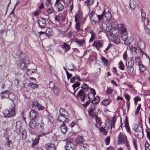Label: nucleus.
Returning a JSON list of instances; mask_svg holds the SVG:
<instances>
[{
  "mask_svg": "<svg viewBox=\"0 0 150 150\" xmlns=\"http://www.w3.org/2000/svg\"><path fill=\"white\" fill-rule=\"evenodd\" d=\"M69 114L68 112L62 108H61L59 111V115L58 116L57 120L62 122L60 127L62 132L65 134L67 131V127L65 125L64 122H67L69 121L68 119Z\"/></svg>",
  "mask_w": 150,
  "mask_h": 150,
  "instance_id": "obj_1",
  "label": "nucleus"
},
{
  "mask_svg": "<svg viewBox=\"0 0 150 150\" xmlns=\"http://www.w3.org/2000/svg\"><path fill=\"white\" fill-rule=\"evenodd\" d=\"M117 118V116L115 115L113 117L112 120L109 119L105 121L104 128H103L102 127L100 128L99 129L100 131L101 132H103L105 135H106L108 132L106 130H108L109 128L111 129L112 128L115 127V124Z\"/></svg>",
  "mask_w": 150,
  "mask_h": 150,
  "instance_id": "obj_2",
  "label": "nucleus"
},
{
  "mask_svg": "<svg viewBox=\"0 0 150 150\" xmlns=\"http://www.w3.org/2000/svg\"><path fill=\"white\" fill-rule=\"evenodd\" d=\"M117 27L121 34L122 39L125 42L126 45L130 44V42H128L127 41L128 34L124 25L122 24H120L117 25Z\"/></svg>",
  "mask_w": 150,
  "mask_h": 150,
  "instance_id": "obj_3",
  "label": "nucleus"
},
{
  "mask_svg": "<svg viewBox=\"0 0 150 150\" xmlns=\"http://www.w3.org/2000/svg\"><path fill=\"white\" fill-rule=\"evenodd\" d=\"M133 129L135 131L134 134L135 136L139 139L143 138V134L142 127V122L141 120L136 124Z\"/></svg>",
  "mask_w": 150,
  "mask_h": 150,
  "instance_id": "obj_4",
  "label": "nucleus"
},
{
  "mask_svg": "<svg viewBox=\"0 0 150 150\" xmlns=\"http://www.w3.org/2000/svg\"><path fill=\"white\" fill-rule=\"evenodd\" d=\"M36 119L37 123V128L38 131L41 132L44 129V123L42 117L41 116H39Z\"/></svg>",
  "mask_w": 150,
  "mask_h": 150,
  "instance_id": "obj_5",
  "label": "nucleus"
},
{
  "mask_svg": "<svg viewBox=\"0 0 150 150\" xmlns=\"http://www.w3.org/2000/svg\"><path fill=\"white\" fill-rule=\"evenodd\" d=\"M10 110H5L3 111V113L6 117H13L15 115V108L13 105L9 108Z\"/></svg>",
  "mask_w": 150,
  "mask_h": 150,
  "instance_id": "obj_6",
  "label": "nucleus"
},
{
  "mask_svg": "<svg viewBox=\"0 0 150 150\" xmlns=\"http://www.w3.org/2000/svg\"><path fill=\"white\" fill-rule=\"evenodd\" d=\"M21 58L22 62H20V66L21 68L23 69L25 67V64H29V60L28 57L25 54H23Z\"/></svg>",
  "mask_w": 150,
  "mask_h": 150,
  "instance_id": "obj_7",
  "label": "nucleus"
},
{
  "mask_svg": "<svg viewBox=\"0 0 150 150\" xmlns=\"http://www.w3.org/2000/svg\"><path fill=\"white\" fill-rule=\"evenodd\" d=\"M111 28V26L109 23L107 24L105 23H103L100 28V29L101 30L100 32H109L110 29Z\"/></svg>",
  "mask_w": 150,
  "mask_h": 150,
  "instance_id": "obj_8",
  "label": "nucleus"
},
{
  "mask_svg": "<svg viewBox=\"0 0 150 150\" xmlns=\"http://www.w3.org/2000/svg\"><path fill=\"white\" fill-rule=\"evenodd\" d=\"M138 47L139 50L142 55H146L144 53L143 50L145 47V45L144 42L139 38V42L138 43Z\"/></svg>",
  "mask_w": 150,
  "mask_h": 150,
  "instance_id": "obj_9",
  "label": "nucleus"
},
{
  "mask_svg": "<svg viewBox=\"0 0 150 150\" xmlns=\"http://www.w3.org/2000/svg\"><path fill=\"white\" fill-rule=\"evenodd\" d=\"M89 16L92 24H95L96 23L95 18L97 17V15L95 14V12L93 11L90 12Z\"/></svg>",
  "mask_w": 150,
  "mask_h": 150,
  "instance_id": "obj_10",
  "label": "nucleus"
},
{
  "mask_svg": "<svg viewBox=\"0 0 150 150\" xmlns=\"http://www.w3.org/2000/svg\"><path fill=\"white\" fill-rule=\"evenodd\" d=\"M109 34L112 37H115L119 35V31L115 28H111L109 31Z\"/></svg>",
  "mask_w": 150,
  "mask_h": 150,
  "instance_id": "obj_11",
  "label": "nucleus"
},
{
  "mask_svg": "<svg viewBox=\"0 0 150 150\" xmlns=\"http://www.w3.org/2000/svg\"><path fill=\"white\" fill-rule=\"evenodd\" d=\"M74 145L72 142H67L65 146V150H74Z\"/></svg>",
  "mask_w": 150,
  "mask_h": 150,
  "instance_id": "obj_12",
  "label": "nucleus"
},
{
  "mask_svg": "<svg viewBox=\"0 0 150 150\" xmlns=\"http://www.w3.org/2000/svg\"><path fill=\"white\" fill-rule=\"evenodd\" d=\"M118 140L119 142L121 143H124L127 141L126 136L124 134H122L120 133L118 135Z\"/></svg>",
  "mask_w": 150,
  "mask_h": 150,
  "instance_id": "obj_13",
  "label": "nucleus"
},
{
  "mask_svg": "<svg viewBox=\"0 0 150 150\" xmlns=\"http://www.w3.org/2000/svg\"><path fill=\"white\" fill-rule=\"evenodd\" d=\"M83 15L80 13H78L75 16V22H79L80 23V21L83 19Z\"/></svg>",
  "mask_w": 150,
  "mask_h": 150,
  "instance_id": "obj_14",
  "label": "nucleus"
},
{
  "mask_svg": "<svg viewBox=\"0 0 150 150\" xmlns=\"http://www.w3.org/2000/svg\"><path fill=\"white\" fill-rule=\"evenodd\" d=\"M93 116V118H94L96 122V126L98 128L99 127L101 126V122L100 118L98 117L97 115L95 114Z\"/></svg>",
  "mask_w": 150,
  "mask_h": 150,
  "instance_id": "obj_15",
  "label": "nucleus"
},
{
  "mask_svg": "<svg viewBox=\"0 0 150 150\" xmlns=\"http://www.w3.org/2000/svg\"><path fill=\"white\" fill-rule=\"evenodd\" d=\"M54 6L56 7L57 10L58 11H62L64 9V6L60 2H55Z\"/></svg>",
  "mask_w": 150,
  "mask_h": 150,
  "instance_id": "obj_16",
  "label": "nucleus"
},
{
  "mask_svg": "<svg viewBox=\"0 0 150 150\" xmlns=\"http://www.w3.org/2000/svg\"><path fill=\"white\" fill-rule=\"evenodd\" d=\"M38 23L40 27L42 28L45 25L46 21L43 18H41L38 19Z\"/></svg>",
  "mask_w": 150,
  "mask_h": 150,
  "instance_id": "obj_17",
  "label": "nucleus"
},
{
  "mask_svg": "<svg viewBox=\"0 0 150 150\" xmlns=\"http://www.w3.org/2000/svg\"><path fill=\"white\" fill-rule=\"evenodd\" d=\"M91 93H89L88 94V97L89 100H91L92 98L94 97V96L96 94L95 90L92 88H90Z\"/></svg>",
  "mask_w": 150,
  "mask_h": 150,
  "instance_id": "obj_18",
  "label": "nucleus"
},
{
  "mask_svg": "<svg viewBox=\"0 0 150 150\" xmlns=\"http://www.w3.org/2000/svg\"><path fill=\"white\" fill-rule=\"evenodd\" d=\"M32 105L33 106L37 107L38 109L39 110H42L44 108L43 106L39 104L37 101L33 102V103Z\"/></svg>",
  "mask_w": 150,
  "mask_h": 150,
  "instance_id": "obj_19",
  "label": "nucleus"
},
{
  "mask_svg": "<svg viewBox=\"0 0 150 150\" xmlns=\"http://www.w3.org/2000/svg\"><path fill=\"white\" fill-rule=\"evenodd\" d=\"M75 42L80 47H83L85 44V41L83 39L80 40L76 39L75 40Z\"/></svg>",
  "mask_w": 150,
  "mask_h": 150,
  "instance_id": "obj_20",
  "label": "nucleus"
},
{
  "mask_svg": "<svg viewBox=\"0 0 150 150\" xmlns=\"http://www.w3.org/2000/svg\"><path fill=\"white\" fill-rule=\"evenodd\" d=\"M45 147L47 150H55V146L53 144L49 143L46 144Z\"/></svg>",
  "mask_w": 150,
  "mask_h": 150,
  "instance_id": "obj_21",
  "label": "nucleus"
},
{
  "mask_svg": "<svg viewBox=\"0 0 150 150\" xmlns=\"http://www.w3.org/2000/svg\"><path fill=\"white\" fill-rule=\"evenodd\" d=\"M93 45L95 46L97 49L98 47H101L103 46V43L101 41H96L94 42Z\"/></svg>",
  "mask_w": 150,
  "mask_h": 150,
  "instance_id": "obj_22",
  "label": "nucleus"
},
{
  "mask_svg": "<svg viewBox=\"0 0 150 150\" xmlns=\"http://www.w3.org/2000/svg\"><path fill=\"white\" fill-rule=\"evenodd\" d=\"M78 95L80 97L82 102H84V100L85 95L82 89L79 92Z\"/></svg>",
  "mask_w": 150,
  "mask_h": 150,
  "instance_id": "obj_23",
  "label": "nucleus"
},
{
  "mask_svg": "<svg viewBox=\"0 0 150 150\" xmlns=\"http://www.w3.org/2000/svg\"><path fill=\"white\" fill-rule=\"evenodd\" d=\"M36 112L34 110H31L30 112L29 117L30 119H32L35 117L36 116Z\"/></svg>",
  "mask_w": 150,
  "mask_h": 150,
  "instance_id": "obj_24",
  "label": "nucleus"
},
{
  "mask_svg": "<svg viewBox=\"0 0 150 150\" xmlns=\"http://www.w3.org/2000/svg\"><path fill=\"white\" fill-rule=\"evenodd\" d=\"M66 52L69 50L70 49L69 45L66 43H64L62 46L61 47Z\"/></svg>",
  "mask_w": 150,
  "mask_h": 150,
  "instance_id": "obj_25",
  "label": "nucleus"
},
{
  "mask_svg": "<svg viewBox=\"0 0 150 150\" xmlns=\"http://www.w3.org/2000/svg\"><path fill=\"white\" fill-rule=\"evenodd\" d=\"M95 108V106L93 104L91 106L90 110L88 111V113L90 116H93L94 115V110Z\"/></svg>",
  "mask_w": 150,
  "mask_h": 150,
  "instance_id": "obj_26",
  "label": "nucleus"
},
{
  "mask_svg": "<svg viewBox=\"0 0 150 150\" xmlns=\"http://www.w3.org/2000/svg\"><path fill=\"white\" fill-rule=\"evenodd\" d=\"M45 34L47 36L50 37L53 35V33L52 30L51 29L48 28L46 30Z\"/></svg>",
  "mask_w": 150,
  "mask_h": 150,
  "instance_id": "obj_27",
  "label": "nucleus"
},
{
  "mask_svg": "<svg viewBox=\"0 0 150 150\" xmlns=\"http://www.w3.org/2000/svg\"><path fill=\"white\" fill-rule=\"evenodd\" d=\"M39 137H36L35 139L33 140L32 144L31 146L33 147L37 145L39 143Z\"/></svg>",
  "mask_w": 150,
  "mask_h": 150,
  "instance_id": "obj_28",
  "label": "nucleus"
},
{
  "mask_svg": "<svg viewBox=\"0 0 150 150\" xmlns=\"http://www.w3.org/2000/svg\"><path fill=\"white\" fill-rule=\"evenodd\" d=\"M105 13V10L103 11L102 14L100 15H97V17L98 18V20L100 22H103V21Z\"/></svg>",
  "mask_w": 150,
  "mask_h": 150,
  "instance_id": "obj_29",
  "label": "nucleus"
},
{
  "mask_svg": "<svg viewBox=\"0 0 150 150\" xmlns=\"http://www.w3.org/2000/svg\"><path fill=\"white\" fill-rule=\"evenodd\" d=\"M129 6L131 10L134 9L136 7V2L133 0L130 1L129 2Z\"/></svg>",
  "mask_w": 150,
  "mask_h": 150,
  "instance_id": "obj_30",
  "label": "nucleus"
},
{
  "mask_svg": "<svg viewBox=\"0 0 150 150\" xmlns=\"http://www.w3.org/2000/svg\"><path fill=\"white\" fill-rule=\"evenodd\" d=\"M125 125L126 128V129L127 131L129 132V133H130V129L128 123V120L127 119H126L125 121Z\"/></svg>",
  "mask_w": 150,
  "mask_h": 150,
  "instance_id": "obj_31",
  "label": "nucleus"
},
{
  "mask_svg": "<svg viewBox=\"0 0 150 150\" xmlns=\"http://www.w3.org/2000/svg\"><path fill=\"white\" fill-rule=\"evenodd\" d=\"M53 90V93L55 96H59L60 93L59 89L57 87H54L52 89Z\"/></svg>",
  "mask_w": 150,
  "mask_h": 150,
  "instance_id": "obj_32",
  "label": "nucleus"
},
{
  "mask_svg": "<svg viewBox=\"0 0 150 150\" xmlns=\"http://www.w3.org/2000/svg\"><path fill=\"white\" fill-rule=\"evenodd\" d=\"M7 98L13 102L15 99V96L12 93H9L8 95Z\"/></svg>",
  "mask_w": 150,
  "mask_h": 150,
  "instance_id": "obj_33",
  "label": "nucleus"
},
{
  "mask_svg": "<svg viewBox=\"0 0 150 150\" xmlns=\"http://www.w3.org/2000/svg\"><path fill=\"white\" fill-rule=\"evenodd\" d=\"M84 141V139L82 136H79L76 139V142L77 143H81Z\"/></svg>",
  "mask_w": 150,
  "mask_h": 150,
  "instance_id": "obj_34",
  "label": "nucleus"
},
{
  "mask_svg": "<svg viewBox=\"0 0 150 150\" xmlns=\"http://www.w3.org/2000/svg\"><path fill=\"white\" fill-rule=\"evenodd\" d=\"M104 15L106 19L108 20H110L111 18V14L109 11H107L106 13L105 12Z\"/></svg>",
  "mask_w": 150,
  "mask_h": 150,
  "instance_id": "obj_35",
  "label": "nucleus"
},
{
  "mask_svg": "<svg viewBox=\"0 0 150 150\" xmlns=\"http://www.w3.org/2000/svg\"><path fill=\"white\" fill-rule=\"evenodd\" d=\"M100 100V98L98 96H96V97H93V99L92 101L93 104H96L98 103Z\"/></svg>",
  "mask_w": 150,
  "mask_h": 150,
  "instance_id": "obj_36",
  "label": "nucleus"
},
{
  "mask_svg": "<svg viewBox=\"0 0 150 150\" xmlns=\"http://www.w3.org/2000/svg\"><path fill=\"white\" fill-rule=\"evenodd\" d=\"M101 60L103 62L104 64H105L106 66H108V65H109V61L108 60L105 58L103 57H101Z\"/></svg>",
  "mask_w": 150,
  "mask_h": 150,
  "instance_id": "obj_37",
  "label": "nucleus"
},
{
  "mask_svg": "<svg viewBox=\"0 0 150 150\" xmlns=\"http://www.w3.org/2000/svg\"><path fill=\"white\" fill-rule=\"evenodd\" d=\"M110 100L109 99H105L103 100L102 103L105 106H108L110 103Z\"/></svg>",
  "mask_w": 150,
  "mask_h": 150,
  "instance_id": "obj_38",
  "label": "nucleus"
},
{
  "mask_svg": "<svg viewBox=\"0 0 150 150\" xmlns=\"http://www.w3.org/2000/svg\"><path fill=\"white\" fill-rule=\"evenodd\" d=\"M36 122L33 120H32L29 122L30 126L32 128H34L36 126Z\"/></svg>",
  "mask_w": 150,
  "mask_h": 150,
  "instance_id": "obj_39",
  "label": "nucleus"
},
{
  "mask_svg": "<svg viewBox=\"0 0 150 150\" xmlns=\"http://www.w3.org/2000/svg\"><path fill=\"white\" fill-rule=\"evenodd\" d=\"M90 33L91 34V37L90 39V42L96 38V34L93 31H91Z\"/></svg>",
  "mask_w": 150,
  "mask_h": 150,
  "instance_id": "obj_40",
  "label": "nucleus"
},
{
  "mask_svg": "<svg viewBox=\"0 0 150 150\" xmlns=\"http://www.w3.org/2000/svg\"><path fill=\"white\" fill-rule=\"evenodd\" d=\"M94 0H87L85 2V4L87 6H91L92 5Z\"/></svg>",
  "mask_w": 150,
  "mask_h": 150,
  "instance_id": "obj_41",
  "label": "nucleus"
},
{
  "mask_svg": "<svg viewBox=\"0 0 150 150\" xmlns=\"http://www.w3.org/2000/svg\"><path fill=\"white\" fill-rule=\"evenodd\" d=\"M28 86L31 88L35 89L37 88L38 86L37 84L36 83H33L32 82L30 83L28 85Z\"/></svg>",
  "mask_w": 150,
  "mask_h": 150,
  "instance_id": "obj_42",
  "label": "nucleus"
},
{
  "mask_svg": "<svg viewBox=\"0 0 150 150\" xmlns=\"http://www.w3.org/2000/svg\"><path fill=\"white\" fill-rule=\"evenodd\" d=\"M119 67L120 69L122 70L125 69V66L122 62L120 61L118 63Z\"/></svg>",
  "mask_w": 150,
  "mask_h": 150,
  "instance_id": "obj_43",
  "label": "nucleus"
},
{
  "mask_svg": "<svg viewBox=\"0 0 150 150\" xmlns=\"http://www.w3.org/2000/svg\"><path fill=\"white\" fill-rule=\"evenodd\" d=\"M138 65L139 66V69L141 72H143L145 70V67L141 63Z\"/></svg>",
  "mask_w": 150,
  "mask_h": 150,
  "instance_id": "obj_44",
  "label": "nucleus"
},
{
  "mask_svg": "<svg viewBox=\"0 0 150 150\" xmlns=\"http://www.w3.org/2000/svg\"><path fill=\"white\" fill-rule=\"evenodd\" d=\"M135 61L136 62L137 64V65L140 64H141V60L140 58L139 57H136L135 58Z\"/></svg>",
  "mask_w": 150,
  "mask_h": 150,
  "instance_id": "obj_45",
  "label": "nucleus"
},
{
  "mask_svg": "<svg viewBox=\"0 0 150 150\" xmlns=\"http://www.w3.org/2000/svg\"><path fill=\"white\" fill-rule=\"evenodd\" d=\"M145 148L146 150H150V145L147 141L145 142Z\"/></svg>",
  "mask_w": 150,
  "mask_h": 150,
  "instance_id": "obj_46",
  "label": "nucleus"
},
{
  "mask_svg": "<svg viewBox=\"0 0 150 150\" xmlns=\"http://www.w3.org/2000/svg\"><path fill=\"white\" fill-rule=\"evenodd\" d=\"M75 27L76 28V30L78 32H79L80 30V26L81 25L80 23L79 22H76Z\"/></svg>",
  "mask_w": 150,
  "mask_h": 150,
  "instance_id": "obj_47",
  "label": "nucleus"
},
{
  "mask_svg": "<svg viewBox=\"0 0 150 150\" xmlns=\"http://www.w3.org/2000/svg\"><path fill=\"white\" fill-rule=\"evenodd\" d=\"M126 64L127 67H134V64L133 62L132 61H130L128 62V64H127V62H126Z\"/></svg>",
  "mask_w": 150,
  "mask_h": 150,
  "instance_id": "obj_48",
  "label": "nucleus"
},
{
  "mask_svg": "<svg viewBox=\"0 0 150 150\" xmlns=\"http://www.w3.org/2000/svg\"><path fill=\"white\" fill-rule=\"evenodd\" d=\"M141 16L142 18V20L144 21L145 19L146 14L143 10L141 11Z\"/></svg>",
  "mask_w": 150,
  "mask_h": 150,
  "instance_id": "obj_49",
  "label": "nucleus"
},
{
  "mask_svg": "<svg viewBox=\"0 0 150 150\" xmlns=\"http://www.w3.org/2000/svg\"><path fill=\"white\" fill-rule=\"evenodd\" d=\"M54 11L52 9V6L51 7H48L47 9V13L48 14H50L52 13Z\"/></svg>",
  "mask_w": 150,
  "mask_h": 150,
  "instance_id": "obj_50",
  "label": "nucleus"
},
{
  "mask_svg": "<svg viewBox=\"0 0 150 150\" xmlns=\"http://www.w3.org/2000/svg\"><path fill=\"white\" fill-rule=\"evenodd\" d=\"M22 139H25L26 138V133L25 130H23L22 132Z\"/></svg>",
  "mask_w": 150,
  "mask_h": 150,
  "instance_id": "obj_51",
  "label": "nucleus"
},
{
  "mask_svg": "<svg viewBox=\"0 0 150 150\" xmlns=\"http://www.w3.org/2000/svg\"><path fill=\"white\" fill-rule=\"evenodd\" d=\"M45 4L47 7H51L52 4L50 3V0H47L46 2H45Z\"/></svg>",
  "mask_w": 150,
  "mask_h": 150,
  "instance_id": "obj_52",
  "label": "nucleus"
},
{
  "mask_svg": "<svg viewBox=\"0 0 150 150\" xmlns=\"http://www.w3.org/2000/svg\"><path fill=\"white\" fill-rule=\"evenodd\" d=\"M55 84L54 83L53 81L50 82L49 84V87L50 88L51 90L53 88L56 86H54Z\"/></svg>",
  "mask_w": 150,
  "mask_h": 150,
  "instance_id": "obj_53",
  "label": "nucleus"
},
{
  "mask_svg": "<svg viewBox=\"0 0 150 150\" xmlns=\"http://www.w3.org/2000/svg\"><path fill=\"white\" fill-rule=\"evenodd\" d=\"M35 70V69H33V70L30 69H28L27 71V74L28 75H30L33 73H34L35 72L34 71Z\"/></svg>",
  "mask_w": 150,
  "mask_h": 150,
  "instance_id": "obj_54",
  "label": "nucleus"
},
{
  "mask_svg": "<svg viewBox=\"0 0 150 150\" xmlns=\"http://www.w3.org/2000/svg\"><path fill=\"white\" fill-rule=\"evenodd\" d=\"M141 107V104H139L138 105L137 107L136 110L135 112V113L136 115H137L139 113V111L140 110V108Z\"/></svg>",
  "mask_w": 150,
  "mask_h": 150,
  "instance_id": "obj_55",
  "label": "nucleus"
},
{
  "mask_svg": "<svg viewBox=\"0 0 150 150\" xmlns=\"http://www.w3.org/2000/svg\"><path fill=\"white\" fill-rule=\"evenodd\" d=\"M69 67L68 69L71 71H73L75 68L74 65L73 64H71Z\"/></svg>",
  "mask_w": 150,
  "mask_h": 150,
  "instance_id": "obj_56",
  "label": "nucleus"
},
{
  "mask_svg": "<svg viewBox=\"0 0 150 150\" xmlns=\"http://www.w3.org/2000/svg\"><path fill=\"white\" fill-rule=\"evenodd\" d=\"M80 85V83L78 82H76L75 83H74L72 85L73 89L74 90L75 89L79 87Z\"/></svg>",
  "mask_w": 150,
  "mask_h": 150,
  "instance_id": "obj_57",
  "label": "nucleus"
},
{
  "mask_svg": "<svg viewBox=\"0 0 150 150\" xmlns=\"http://www.w3.org/2000/svg\"><path fill=\"white\" fill-rule=\"evenodd\" d=\"M9 92L10 91H5L2 92L0 93V95H4L8 96V95Z\"/></svg>",
  "mask_w": 150,
  "mask_h": 150,
  "instance_id": "obj_58",
  "label": "nucleus"
},
{
  "mask_svg": "<svg viewBox=\"0 0 150 150\" xmlns=\"http://www.w3.org/2000/svg\"><path fill=\"white\" fill-rule=\"evenodd\" d=\"M82 88L83 89H85L86 90H87L89 89V87L88 86L86 83H84L82 85Z\"/></svg>",
  "mask_w": 150,
  "mask_h": 150,
  "instance_id": "obj_59",
  "label": "nucleus"
},
{
  "mask_svg": "<svg viewBox=\"0 0 150 150\" xmlns=\"http://www.w3.org/2000/svg\"><path fill=\"white\" fill-rule=\"evenodd\" d=\"M133 143L134 146L136 150H138L137 145V142L134 139H133Z\"/></svg>",
  "mask_w": 150,
  "mask_h": 150,
  "instance_id": "obj_60",
  "label": "nucleus"
},
{
  "mask_svg": "<svg viewBox=\"0 0 150 150\" xmlns=\"http://www.w3.org/2000/svg\"><path fill=\"white\" fill-rule=\"evenodd\" d=\"M123 57L125 61H127L128 60V56L126 51H125L124 54L123 55Z\"/></svg>",
  "mask_w": 150,
  "mask_h": 150,
  "instance_id": "obj_61",
  "label": "nucleus"
},
{
  "mask_svg": "<svg viewBox=\"0 0 150 150\" xmlns=\"http://www.w3.org/2000/svg\"><path fill=\"white\" fill-rule=\"evenodd\" d=\"M12 142V141H9L8 139H7V141L5 142V144L6 146L10 147V144Z\"/></svg>",
  "mask_w": 150,
  "mask_h": 150,
  "instance_id": "obj_62",
  "label": "nucleus"
},
{
  "mask_svg": "<svg viewBox=\"0 0 150 150\" xmlns=\"http://www.w3.org/2000/svg\"><path fill=\"white\" fill-rule=\"evenodd\" d=\"M105 144L106 145L108 144L110 142V137H107L105 140Z\"/></svg>",
  "mask_w": 150,
  "mask_h": 150,
  "instance_id": "obj_63",
  "label": "nucleus"
},
{
  "mask_svg": "<svg viewBox=\"0 0 150 150\" xmlns=\"http://www.w3.org/2000/svg\"><path fill=\"white\" fill-rule=\"evenodd\" d=\"M144 29L145 32L149 34L150 32V29L147 26L144 27Z\"/></svg>",
  "mask_w": 150,
  "mask_h": 150,
  "instance_id": "obj_64",
  "label": "nucleus"
}]
</instances>
